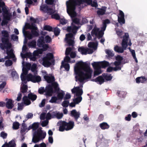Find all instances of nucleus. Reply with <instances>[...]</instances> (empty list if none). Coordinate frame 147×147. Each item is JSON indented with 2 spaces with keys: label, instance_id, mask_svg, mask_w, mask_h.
Here are the masks:
<instances>
[{
  "label": "nucleus",
  "instance_id": "1",
  "mask_svg": "<svg viewBox=\"0 0 147 147\" xmlns=\"http://www.w3.org/2000/svg\"><path fill=\"white\" fill-rule=\"evenodd\" d=\"M86 3L91 5L92 7H96L98 6L96 1L92 2V0H69L66 2L67 12L72 21L71 26L67 28V30L69 32H71L74 34L69 33L66 34L65 40L69 46L73 45L74 34L78 28L77 25H78L80 23L78 19L73 18L76 16V13L75 10L76 6L78 5L80 6V8H82L86 6Z\"/></svg>",
  "mask_w": 147,
  "mask_h": 147
},
{
  "label": "nucleus",
  "instance_id": "2",
  "mask_svg": "<svg viewBox=\"0 0 147 147\" xmlns=\"http://www.w3.org/2000/svg\"><path fill=\"white\" fill-rule=\"evenodd\" d=\"M74 70L76 80L79 85L74 87L71 90V92L74 94V97L77 96L73 99V101L77 104L82 100L81 96L83 93L82 88L83 84L91 78L93 71L88 65L82 62H79L76 64Z\"/></svg>",
  "mask_w": 147,
  "mask_h": 147
},
{
  "label": "nucleus",
  "instance_id": "3",
  "mask_svg": "<svg viewBox=\"0 0 147 147\" xmlns=\"http://www.w3.org/2000/svg\"><path fill=\"white\" fill-rule=\"evenodd\" d=\"M32 125L33 127L32 142L36 143L43 140L46 136V133L40 128L37 129L39 125L38 123H34Z\"/></svg>",
  "mask_w": 147,
  "mask_h": 147
},
{
  "label": "nucleus",
  "instance_id": "4",
  "mask_svg": "<svg viewBox=\"0 0 147 147\" xmlns=\"http://www.w3.org/2000/svg\"><path fill=\"white\" fill-rule=\"evenodd\" d=\"M58 84L56 82L51 83V84L48 85L45 89L44 87H41L38 90V93L42 94L44 92L47 96H51L52 95L53 91L55 92L59 90Z\"/></svg>",
  "mask_w": 147,
  "mask_h": 147
},
{
  "label": "nucleus",
  "instance_id": "5",
  "mask_svg": "<svg viewBox=\"0 0 147 147\" xmlns=\"http://www.w3.org/2000/svg\"><path fill=\"white\" fill-rule=\"evenodd\" d=\"M110 23L109 20L106 19L103 21L102 26L101 27V30L97 27L96 24L94 25V27L91 32L92 36L94 37L100 38L102 37L104 34V31L105 30L107 24Z\"/></svg>",
  "mask_w": 147,
  "mask_h": 147
},
{
  "label": "nucleus",
  "instance_id": "6",
  "mask_svg": "<svg viewBox=\"0 0 147 147\" xmlns=\"http://www.w3.org/2000/svg\"><path fill=\"white\" fill-rule=\"evenodd\" d=\"M129 41L128 45L130 46L131 45V40L129 39V36L127 33H125L123 37V39L121 43L122 47H119L117 45L115 46L114 48V51L119 53L123 52L124 50L126 49L127 46V43Z\"/></svg>",
  "mask_w": 147,
  "mask_h": 147
},
{
  "label": "nucleus",
  "instance_id": "7",
  "mask_svg": "<svg viewBox=\"0 0 147 147\" xmlns=\"http://www.w3.org/2000/svg\"><path fill=\"white\" fill-rule=\"evenodd\" d=\"M98 45V43L97 42H90L88 45L89 48L82 47L79 48L78 51L82 55L92 54L94 50H96L97 49Z\"/></svg>",
  "mask_w": 147,
  "mask_h": 147
},
{
  "label": "nucleus",
  "instance_id": "8",
  "mask_svg": "<svg viewBox=\"0 0 147 147\" xmlns=\"http://www.w3.org/2000/svg\"><path fill=\"white\" fill-rule=\"evenodd\" d=\"M3 36L5 38L2 37L1 38V41L2 43L0 44V48L3 50H9L11 47V45L9 42L8 38L9 34L8 32L6 30H3L1 32Z\"/></svg>",
  "mask_w": 147,
  "mask_h": 147
},
{
  "label": "nucleus",
  "instance_id": "9",
  "mask_svg": "<svg viewBox=\"0 0 147 147\" xmlns=\"http://www.w3.org/2000/svg\"><path fill=\"white\" fill-rule=\"evenodd\" d=\"M92 65L94 69V76H95L101 73V68H105L109 66V63L107 61H104L100 62H94L92 63Z\"/></svg>",
  "mask_w": 147,
  "mask_h": 147
},
{
  "label": "nucleus",
  "instance_id": "10",
  "mask_svg": "<svg viewBox=\"0 0 147 147\" xmlns=\"http://www.w3.org/2000/svg\"><path fill=\"white\" fill-rule=\"evenodd\" d=\"M57 125L59 126V130L63 131L65 130L68 131L72 129L74 124L73 121H70L68 123H67L64 121H59L57 123Z\"/></svg>",
  "mask_w": 147,
  "mask_h": 147
},
{
  "label": "nucleus",
  "instance_id": "11",
  "mask_svg": "<svg viewBox=\"0 0 147 147\" xmlns=\"http://www.w3.org/2000/svg\"><path fill=\"white\" fill-rule=\"evenodd\" d=\"M2 15L3 19L1 23L2 26L7 25L8 22L12 17V13L10 12L9 10H7L6 7H3L2 8Z\"/></svg>",
  "mask_w": 147,
  "mask_h": 147
},
{
  "label": "nucleus",
  "instance_id": "12",
  "mask_svg": "<svg viewBox=\"0 0 147 147\" xmlns=\"http://www.w3.org/2000/svg\"><path fill=\"white\" fill-rule=\"evenodd\" d=\"M34 75H32L31 74H29L27 75L26 78H24L22 75L21 78L22 81L25 83H26L27 81H31L32 82L36 83L40 82L41 80V78L40 77L37 76L35 74Z\"/></svg>",
  "mask_w": 147,
  "mask_h": 147
},
{
  "label": "nucleus",
  "instance_id": "13",
  "mask_svg": "<svg viewBox=\"0 0 147 147\" xmlns=\"http://www.w3.org/2000/svg\"><path fill=\"white\" fill-rule=\"evenodd\" d=\"M29 26V28L32 29L31 32L30 31H27L26 32V35L28 39H32L34 36H38L39 35L38 32L37 31V28L35 26H31L30 25H28ZM25 31L24 28H23V33L25 36Z\"/></svg>",
  "mask_w": 147,
  "mask_h": 147
},
{
  "label": "nucleus",
  "instance_id": "14",
  "mask_svg": "<svg viewBox=\"0 0 147 147\" xmlns=\"http://www.w3.org/2000/svg\"><path fill=\"white\" fill-rule=\"evenodd\" d=\"M42 60V64L46 67H49L54 63L53 55L51 53H47L46 56L43 58Z\"/></svg>",
  "mask_w": 147,
  "mask_h": 147
},
{
  "label": "nucleus",
  "instance_id": "15",
  "mask_svg": "<svg viewBox=\"0 0 147 147\" xmlns=\"http://www.w3.org/2000/svg\"><path fill=\"white\" fill-rule=\"evenodd\" d=\"M112 78L110 74H103L102 76H100L95 79L91 80L93 82H95L98 84H101L103 83L105 80L108 81L111 80Z\"/></svg>",
  "mask_w": 147,
  "mask_h": 147
},
{
  "label": "nucleus",
  "instance_id": "16",
  "mask_svg": "<svg viewBox=\"0 0 147 147\" xmlns=\"http://www.w3.org/2000/svg\"><path fill=\"white\" fill-rule=\"evenodd\" d=\"M70 60V58L68 56H66L64 59V60L63 61L61 62V65L60 68H61L63 67H64L66 71H69L70 67L68 63L65 62L72 63L75 62V60H73L71 61Z\"/></svg>",
  "mask_w": 147,
  "mask_h": 147
},
{
  "label": "nucleus",
  "instance_id": "17",
  "mask_svg": "<svg viewBox=\"0 0 147 147\" xmlns=\"http://www.w3.org/2000/svg\"><path fill=\"white\" fill-rule=\"evenodd\" d=\"M55 6H53L52 8H50L46 5H42L40 7V9L41 11L49 14H51L55 12Z\"/></svg>",
  "mask_w": 147,
  "mask_h": 147
},
{
  "label": "nucleus",
  "instance_id": "18",
  "mask_svg": "<svg viewBox=\"0 0 147 147\" xmlns=\"http://www.w3.org/2000/svg\"><path fill=\"white\" fill-rule=\"evenodd\" d=\"M6 53L7 56H5L4 58L0 59V62H3L5 60L7 59H8L10 58H12L13 61H16V59L15 57V56L13 54L12 50L8 51V50H6Z\"/></svg>",
  "mask_w": 147,
  "mask_h": 147
},
{
  "label": "nucleus",
  "instance_id": "19",
  "mask_svg": "<svg viewBox=\"0 0 147 147\" xmlns=\"http://www.w3.org/2000/svg\"><path fill=\"white\" fill-rule=\"evenodd\" d=\"M44 79L48 83L54 82L55 81L54 78L53 76H49L48 75L47 72L44 70L42 71Z\"/></svg>",
  "mask_w": 147,
  "mask_h": 147
},
{
  "label": "nucleus",
  "instance_id": "20",
  "mask_svg": "<svg viewBox=\"0 0 147 147\" xmlns=\"http://www.w3.org/2000/svg\"><path fill=\"white\" fill-rule=\"evenodd\" d=\"M113 63L115 67H109L107 69V71L111 72L113 70L116 71L121 69V67L120 66V62H115Z\"/></svg>",
  "mask_w": 147,
  "mask_h": 147
},
{
  "label": "nucleus",
  "instance_id": "21",
  "mask_svg": "<svg viewBox=\"0 0 147 147\" xmlns=\"http://www.w3.org/2000/svg\"><path fill=\"white\" fill-rule=\"evenodd\" d=\"M118 20L120 24L122 25L125 23L124 14L121 10H119V14L118 16Z\"/></svg>",
  "mask_w": 147,
  "mask_h": 147
},
{
  "label": "nucleus",
  "instance_id": "22",
  "mask_svg": "<svg viewBox=\"0 0 147 147\" xmlns=\"http://www.w3.org/2000/svg\"><path fill=\"white\" fill-rule=\"evenodd\" d=\"M42 53V50L41 49H38V50L34 51L33 53V56H31L30 59L31 60L33 61H35L36 59V56H38L39 54H41Z\"/></svg>",
  "mask_w": 147,
  "mask_h": 147
},
{
  "label": "nucleus",
  "instance_id": "23",
  "mask_svg": "<svg viewBox=\"0 0 147 147\" xmlns=\"http://www.w3.org/2000/svg\"><path fill=\"white\" fill-rule=\"evenodd\" d=\"M72 48L71 47H68L67 48L66 50L65 54L66 56L69 55L70 53V56L71 58H74L76 57V53L74 52H71Z\"/></svg>",
  "mask_w": 147,
  "mask_h": 147
},
{
  "label": "nucleus",
  "instance_id": "24",
  "mask_svg": "<svg viewBox=\"0 0 147 147\" xmlns=\"http://www.w3.org/2000/svg\"><path fill=\"white\" fill-rule=\"evenodd\" d=\"M80 113L77 112L76 110H73L71 111V116L74 117L76 121L80 117Z\"/></svg>",
  "mask_w": 147,
  "mask_h": 147
},
{
  "label": "nucleus",
  "instance_id": "25",
  "mask_svg": "<svg viewBox=\"0 0 147 147\" xmlns=\"http://www.w3.org/2000/svg\"><path fill=\"white\" fill-rule=\"evenodd\" d=\"M5 100L7 101L5 104L7 108L9 109H12L14 106L12 100L11 99H8L7 98H6Z\"/></svg>",
  "mask_w": 147,
  "mask_h": 147
},
{
  "label": "nucleus",
  "instance_id": "26",
  "mask_svg": "<svg viewBox=\"0 0 147 147\" xmlns=\"http://www.w3.org/2000/svg\"><path fill=\"white\" fill-rule=\"evenodd\" d=\"M107 7L105 6L102 7L101 8H99L97 11V13L98 16L103 15L105 14Z\"/></svg>",
  "mask_w": 147,
  "mask_h": 147
},
{
  "label": "nucleus",
  "instance_id": "27",
  "mask_svg": "<svg viewBox=\"0 0 147 147\" xmlns=\"http://www.w3.org/2000/svg\"><path fill=\"white\" fill-rule=\"evenodd\" d=\"M136 81L138 83H146L147 82V78L144 76L138 77L136 79Z\"/></svg>",
  "mask_w": 147,
  "mask_h": 147
},
{
  "label": "nucleus",
  "instance_id": "28",
  "mask_svg": "<svg viewBox=\"0 0 147 147\" xmlns=\"http://www.w3.org/2000/svg\"><path fill=\"white\" fill-rule=\"evenodd\" d=\"M22 102L25 105V106L28 105L31 103V101L28 98V97L26 96H24L23 97Z\"/></svg>",
  "mask_w": 147,
  "mask_h": 147
},
{
  "label": "nucleus",
  "instance_id": "29",
  "mask_svg": "<svg viewBox=\"0 0 147 147\" xmlns=\"http://www.w3.org/2000/svg\"><path fill=\"white\" fill-rule=\"evenodd\" d=\"M25 1L27 4L26 5L25 9L26 13L27 15L28 14V7H29L30 5L32 3V1L31 0H26Z\"/></svg>",
  "mask_w": 147,
  "mask_h": 147
},
{
  "label": "nucleus",
  "instance_id": "30",
  "mask_svg": "<svg viewBox=\"0 0 147 147\" xmlns=\"http://www.w3.org/2000/svg\"><path fill=\"white\" fill-rule=\"evenodd\" d=\"M45 43L44 37L43 36H40L37 41V45L39 47H41Z\"/></svg>",
  "mask_w": 147,
  "mask_h": 147
},
{
  "label": "nucleus",
  "instance_id": "31",
  "mask_svg": "<svg viewBox=\"0 0 147 147\" xmlns=\"http://www.w3.org/2000/svg\"><path fill=\"white\" fill-rule=\"evenodd\" d=\"M26 84L23 82L22 81V84L21 87V92L23 93L26 92L27 90L28 87L25 84Z\"/></svg>",
  "mask_w": 147,
  "mask_h": 147
},
{
  "label": "nucleus",
  "instance_id": "32",
  "mask_svg": "<svg viewBox=\"0 0 147 147\" xmlns=\"http://www.w3.org/2000/svg\"><path fill=\"white\" fill-rule=\"evenodd\" d=\"M65 92L63 91L59 92L57 93V98L58 100H61L63 98L65 95Z\"/></svg>",
  "mask_w": 147,
  "mask_h": 147
},
{
  "label": "nucleus",
  "instance_id": "33",
  "mask_svg": "<svg viewBox=\"0 0 147 147\" xmlns=\"http://www.w3.org/2000/svg\"><path fill=\"white\" fill-rule=\"evenodd\" d=\"M56 12L51 14V18H52L55 19L57 20H59L60 19V16L57 13V11L55 10Z\"/></svg>",
  "mask_w": 147,
  "mask_h": 147
},
{
  "label": "nucleus",
  "instance_id": "34",
  "mask_svg": "<svg viewBox=\"0 0 147 147\" xmlns=\"http://www.w3.org/2000/svg\"><path fill=\"white\" fill-rule=\"evenodd\" d=\"M28 96L30 100L34 101L36 100L37 98V96L32 93H30L28 95Z\"/></svg>",
  "mask_w": 147,
  "mask_h": 147
},
{
  "label": "nucleus",
  "instance_id": "35",
  "mask_svg": "<svg viewBox=\"0 0 147 147\" xmlns=\"http://www.w3.org/2000/svg\"><path fill=\"white\" fill-rule=\"evenodd\" d=\"M100 126L101 128L102 129H107L109 128V126L107 123L105 122H103L100 123Z\"/></svg>",
  "mask_w": 147,
  "mask_h": 147
},
{
  "label": "nucleus",
  "instance_id": "36",
  "mask_svg": "<svg viewBox=\"0 0 147 147\" xmlns=\"http://www.w3.org/2000/svg\"><path fill=\"white\" fill-rule=\"evenodd\" d=\"M36 42L35 40H32L30 42L28 43V46L30 47L34 48L36 47Z\"/></svg>",
  "mask_w": 147,
  "mask_h": 147
},
{
  "label": "nucleus",
  "instance_id": "37",
  "mask_svg": "<svg viewBox=\"0 0 147 147\" xmlns=\"http://www.w3.org/2000/svg\"><path fill=\"white\" fill-rule=\"evenodd\" d=\"M27 127L26 124L25 123H23L21 129V133H24L26 131L27 132Z\"/></svg>",
  "mask_w": 147,
  "mask_h": 147
},
{
  "label": "nucleus",
  "instance_id": "38",
  "mask_svg": "<svg viewBox=\"0 0 147 147\" xmlns=\"http://www.w3.org/2000/svg\"><path fill=\"white\" fill-rule=\"evenodd\" d=\"M37 65L35 64H32L31 67V70L32 72H34V74H37Z\"/></svg>",
  "mask_w": 147,
  "mask_h": 147
},
{
  "label": "nucleus",
  "instance_id": "39",
  "mask_svg": "<svg viewBox=\"0 0 147 147\" xmlns=\"http://www.w3.org/2000/svg\"><path fill=\"white\" fill-rule=\"evenodd\" d=\"M22 74L21 76L22 75L25 78H26L27 75V74L28 73V71L26 69L24 68V67H23L22 68Z\"/></svg>",
  "mask_w": 147,
  "mask_h": 147
},
{
  "label": "nucleus",
  "instance_id": "40",
  "mask_svg": "<svg viewBox=\"0 0 147 147\" xmlns=\"http://www.w3.org/2000/svg\"><path fill=\"white\" fill-rule=\"evenodd\" d=\"M117 94L120 97H124L126 94V93L124 91H118L117 92Z\"/></svg>",
  "mask_w": 147,
  "mask_h": 147
},
{
  "label": "nucleus",
  "instance_id": "41",
  "mask_svg": "<svg viewBox=\"0 0 147 147\" xmlns=\"http://www.w3.org/2000/svg\"><path fill=\"white\" fill-rule=\"evenodd\" d=\"M43 29L44 30L49 31H53L52 28L49 25H45L43 27Z\"/></svg>",
  "mask_w": 147,
  "mask_h": 147
},
{
  "label": "nucleus",
  "instance_id": "42",
  "mask_svg": "<svg viewBox=\"0 0 147 147\" xmlns=\"http://www.w3.org/2000/svg\"><path fill=\"white\" fill-rule=\"evenodd\" d=\"M20 124L18 122H15L13 123V127L14 129H17L19 127Z\"/></svg>",
  "mask_w": 147,
  "mask_h": 147
},
{
  "label": "nucleus",
  "instance_id": "43",
  "mask_svg": "<svg viewBox=\"0 0 147 147\" xmlns=\"http://www.w3.org/2000/svg\"><path fill=\"white\" fill-rule=\"evenodd\" d=\"M105 52L107 54L109 57H113L114 55V54L113 51L109 50H106Z\"/></svg>",
  "mask_w": 147,
  "mask_h": 147
},
{
  "label": "nucleus",
  "instance_id": "44",
  "mask_svg": "<svg viewBox=\"0 0 147 147\" xmlns=\"http://www.w3.org/2000/svg\"><path fill=\"white\" fill-rule=\"evenodd\" d=\"M130 52H131V55L133 56V58L134 59L136 63H137L138 62V61L137 60V59L136 57V54H135V51L134 50H131V51H130Z\"/></svg>",
  "mask_w": 147,
  "mask_h": 147
},
{
  "label": "nucleus",
  "instance_id": "45",
  "mask_svg": "<svg viewBox=\"0 0 147 147\" xmlns=\"http://www.w3.org/2000/svg\"><path fill=\"white\" fill-rule=\"evenodd\" d=\"M8 144L9 147H16V145L14 140H11L9 142Z\"/></svg>",
  "mask_w": 147,
  "mask_h": 147
},
{
  "label": "nucleus",
  "instance_id": "46",
  "mask_svg": "<svg viewBox=\"0 0 147 147\" xmlns=\"http://www.w3.org/2000/svg\"><path fill=\"white\" fill-rule=\"evenodd\" d=\"M45 39V41L46 43H49L52 40L51 38L49 36L47 35L45 37L44 39Z\"/></svg>",
  "mask_w": 147,
  "mask_h": 147
},
{
  "label": "nucleus",
  "instance_id": "47",
  "mask_svg": "<svg viewBox=\"0 0 147 147\" xmlns=\"http://www.w3.org/2000/svg\"><path fill=\"white\" fill-rule=\"evenodd\" d=\"M57 100H58V99L57 97L53 96L51 97V99L50 100L49 102L52 103H57Z\"/></svg>",
  "mask_w": 147,
  "mask_h": 147
},
{
  "label": "nucleus",
  "instance_id": "48",
  "mask_svg": "<svg viewBox=\"0 0 147 147\" xmlns=\"http://www.w3.org/2000/svg\"><path fill=\"white\" fill-rule=\"evenodd\" d=\"M69 103V101L65 100L63 102L61 105L63 107H67L68 106Z\"/></svg>",
  "mask_w": 147,
  "mask_h": 147
},
{
  "label": "nucleus",
  "instance_id": "49",
  "mask_svg": "<svg viewBox=\"0 0 147 147\" xmlns=\"http://www.w3.org/2000/svg\"><path fill=\"white\" fill-rule=\"evenodd\" d=\"M12 76L15 78L18 79L19 78V76L16 71H12L11 73Z\"/></svg>",
  "mask_w": 147,
  "mask_h": 147
},
{
  "label": "nucleus",
  "instance_id": "50",
  "mask_svg": "<svg viewBox=\"0 0 147 147\" xmlns=\"http://www.w3.org/2000/svg\"><path fill=\"white\" fill-rule=\"evenodd\" d=\"M60 29L57 28H55L54 29V33L55 35L57 36L60 32Z\"/></svg>",
  "mask_w": 147,
  "mask_h": 147
},
{
  "label": "nucleus",
  "instance_id": "51",
  "mask_svg": "<svg viewBox=\"0 0 147 147\" xmlns=\"http://www.w3.org/2000/svg\"><path fill=\"white\" fill-rule=\"evenodd\" d=\"M12 64V61L10 60H6L5 63V65L6 66H10Z\"/></svg>",
  "mask_w": 147,
  "mask_h": 147
},
{
  "label": "nucleus",
  "instance_id": "52",
  "mask_svg": "<svg viewBox=\"0 0 147 147\" xmlns=\"http://www.w3.org/2000/svg\"><path fill=\"white\" fill-rule=\"evenodd\" d=\"M18 110L21 111L22 110V109H23L24 106L25 105L24 104V103H23L22 102L19 103H18Z\"/></svg>",
  "mask_w": 147,
  "mask_h": 147
},
{
  "label": "nucleus",
  "instance_id": "53",
  "mask_svg": "<svg viewBox=\"0 0 147 147\" xmlns=\"http://www.w3.org/2000/svg\"><path fill=\"white\" fill-rule=\"evenodd\" d=\"M116 59L117 61L115 62H120V65L121 63V61L123 59V58L122 57L118 55L116 57Z\"/></svg>",
  "mask_w": 147,
  "mask_h": 147
},
{
  "label": "nucleus",
  "instance_id": "54",
  "mask_svg": "<svg viewBox=\"0 0 147 147\" xmlns=\"http://www.w3.org/2000/svg\"><path fill=\"white\" fill-rule=\"evenodd\" d=\"M6 7L7 9V10H8V8L5 5V3L3 1H0V13L1 12V7H2V9L3 7Z\"/></svg>",
  "mask_w": 147,
  "mask_h": 147
},
{
  "label": "nucleus",
  "instance_id": "55",
  "mask_svg": "<svg viewBox=\"0 0 147 147\" xmlns=\"http://www.w3.org/2000/svg\"><path fill=\"white\" fill-rule=\"evenodd\" d=\"M34 147H46V145L44 143H42L39 145L36 144Z\"/></svg>",
  "mask_w": 147,
  "mask_h": 147
},
{
  "label": "nucleus",
  "instance_id": "56",
  "mask_svg": "<svg viewBox=\"0 0 147 147\" xmlns=\"http://www.w3.org/2000/svg\"><path fill=\"white\" fill-rule=\"evenodd\" d=\"M11 38L14 41H17L18 40V36L14 34H13L11 36Z\"/></svg>",
  "mask_w": 147,
  "mask_h": 147
},
{
  "label": "nucleus",
  "instance_id": "57",
  "mask_svg": "<svg viewBox=\"0 0 147 147\" xmlns=\"http://www.w3.org/2000/svg\"><path fill=\"white\" fill-rule=\"evenodd\" d=\"M63 116V114L62 113H60L59 112H57V114L56 115V117L58 119H61Z\"/></svg>",
  "mask_w": 147,
  "mask_h": 147
},
{
  "label": "nucleus",
  "instance_id": "58",
  "mask_svg": "<svg viewBox=\"0 0 147 147\" xmlns=\"http://www.w3.org/2000/svg\"><path fill=\"white\" fill-rule=\"evenodd\" d=\"M42 47V49H41L42 50L43 52L44 51H45L46 50H47L49 46L47 44H44L43 45Z\"/></svg>",
  "mask_w": 147,
  "mask_h": 147
},
{
  "label": "nucleus",
  "instance_id": "59",
  "mask_svg": "<svg viewBox=\"0 0 147 147\" xmlns=\"http://www.w3.org/2000/svg\"><path fill=\"white\" fill-rule=\"evenodd\" d=\"M52 118L51 114L50 113H48L46 115V118L47 120L50 119Z\"/></svg>",
  "mask_w": 147,
  "mask_h": 147
},
{
  "label": "nucleus",
  "instance_id": "60",
  "mask_svg": "<svg viewBox=\"0 0 147 147\" xmlns=\"http://www.w3.org/2000/svg\"><path fill=\"white\" fill-rule=\"evenodd\" d=\"M7 136V134L4 132H1L0 134V136L3 139L6 138Z\"/></svg>",
  "mask_w": 147,
  "mask_h": 147
},
{
  "label": "nucleus",
  "instance_id": "61",
  "mask_svg": "<svg viewBox=\"0 0 147 147\" xmlns=\"http://www.w3.org/2000/svg\"><path fill=\"white\" fill-rule=\"evenodd\" d=\"M48 120L44 121L42 122L41 123V125L42 127H45L48 124Z\"/></svg>",
  "mask_w": 147,
  "mask_h": 147
},
{
  "label": "nucleus",
  "instance_id": "62",
  "mask_svg": "<svg viewBox=\"0 0 147 147\" xmlns=\"http://www.w3.org/2000/svg\"><path fill=\"white\" fill-rule=\"evenodd\" d=\"M45 1L48 4L52 5L54 3V0H45Z\"/></svg>",
  "mask_w": 147,
  "mask_h": 147
},
{
  "label": "nucleus",
  "instance_id": "63",
  "mask_svg": "<svg viewBox=\"0 0 147 147\" xmlns=\"http://www.w3.org/2000/svg\"><path fill=\"white\" fill-rule=\"evenodd\" d=\"M6 82H3L0 84V91L2 90L4 87L6 85Z\"/></svg>",
  "mask_w": 147,
  "mask_h": 147
},
{
  "label": "nucleus",
  "instance_id": "64",
  "mask_svg": "<svg viewBox=\"0 0 147 147\" xmlns=\"http://www.w3.org/2000/svg\"><path fill=\"white\" fill-rule=\"evenodd\" d=\"M60 22L61 24H62L64 25L67 22V20L64 18L61 19H60Z\"/></svg>",
  "mask_w": 147,
  "mask_h": 147
}]
</instances>
